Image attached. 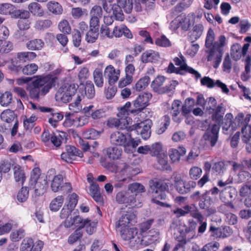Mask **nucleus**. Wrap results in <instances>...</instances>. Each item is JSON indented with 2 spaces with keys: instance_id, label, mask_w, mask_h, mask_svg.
Wrapping results in <instances>:
<instances>
[{
  "instance_id": "nucleus-1",
  "label": "nucleus",
  "mask_w": 251,
  "mask_h": 251,
  "mask_svg": "<svg viewBox=\"0 0 251 251\" xmlns=\"http://www.w3.org/2000/svg\"><path fill=\"white\" fill-rule=\"evenodd\" d=\"M149 192L152 197V201L163 206L169 207V204L161 202L159 200H164L166 197V191L169 189L168 184L161 180H154L150 181Z\"/></svg>"
},
{
  "instance_id": "nucleus-2",
  "label": "nucleus",
  "mask_w": 251,
  "mask_h": 251,
  "mask_svg": "<svg viewBox=\"0 0 251 251\" xmlns=\"http://www.w3.org/2000/svg\"><path fill=\"white\" fill-rule=\"evenodd\" d=\"M130 102H127L124 106L121 107L117 114L118 118H110L106 125L110 128H117L121 129L127 128L130 119L128 117V108L130 107Z\"/></svg>"
},
{
  "instance_id": "nucleus-3",
  "label": "nucleus",
  "mask_w": 251,
  "mask_h": 251,
  "mask_svg": "<svg viewBox=\"0 0 251 251\" xmlns=\"http://www.w3.org/2000/svg\"><path fill=\"white\" fill-rule=\"evenodd\" d=\"M226 39L224 35H221L217 41L214 43L212 47L206 52L208 53L207 60L208 61L214 60L213 67L218 68L222 61L223 55V47L226 45Z\"/></svg>"
},
{
  "instance_id": "nucleus-4",
  "label": "nucleus",
  "mask_w": 251,
  "mask_h": 251,
  "mask_svg": "<svg viewBox=\"0 0 251 251\" xmlns=\"http://www.w3.org/2000/svg\"><path fill=\"white\" fill-rule=\"evenodd\" d=\"M36 56V54L32 51L18 52L17 57L11 59V64L8 66V68L12 73L18 75L22 68L21 63L32 61Z\"/></svg>"
},
{
  "instance_id": "nucleus-5",
  "label": "nucleus",
  "mask_w": 251,
  "mask_h": 251,
  "mask_svg": "<svg viewBox=\"0 0 251 251\" xmlns=\"http://www.w3.org/2000/svg\"><path fill=\"white\" fill-rule=\"evenodd\" d=\"M57 79L56 76L49 75L45 76H39L32 81V86L36 87L40 91L41 96H45L55 86Z\"/></svg>"
},
{
  "instance_id": "nucleus-6",
  "label": "nucleus",
  "mask_w": 251,
  "mask_h": 251,
  "mask_svg": "<svg viewBox=\"0 0 251 251\" xmlns=\"http://www.w3.org/2000/svg\"><path fill=\"white\" fill-rule=\"evenodd\" d=\"M77 87L74 84L61 87L57 91L55 98L56 101L67 103L75 94Z\"/></svg>"
},
{
  "instance_id": "nucleus-7",
  "label": "nucleus",
  "mask_w": 251,
  "mask_h": 251,
  "mask_svg": "<svg viewBox=\"0 0 251 251\" xmlns=\"http://www.w3.org/2000/svg\"><path fill=\"white\" fill-rule=\"evenodd\" d=\"M116 201L119 203L125 204L132 207L141 206V203L136 200V195L131 194L128 190L118 192L116 196Z\"/></svg>"
},
{
  "instance_id": "nucleus-8",
  "label": "nucleus",
  "mask_w": 251,
  "mask_h": 251,
  "mask_svg": "<svg viewBox=\"0 0 251 251\" xmlns=\"http://www.w3.org/2000/svg\"><path fill=\"white\" fill-rule=\"evenodd\" d=\"M151 98L152 95L149 92H144L140 94L133 102L135 109L128 110L129 113L138 114L141 112L149 105V102Z\"/></svg>"
},
{
  "instance_id": "nucleus-9",
  "label": "nucleus",
  "mask_w": 251,
  "mask_h": 251,
  "mask_svg": "<svg viewBox=\"0 0 251 251\" xmlns=\"http://www.w3.org/2000/svg\"><path fill=\"white\" fill-rule=\"evenodd\" d=\"M50 187L52 191L54 192L61 191L64 193H67L70 192L72 189L70 183L64 182L63 177L61 175H58L54 176L51 181Z\"/></svg>"
},
{
  "instance_id": "nucleus-10",
  "label": "nucleus",
  "mask_w": 251,
  "mask_h": 251,
  "mask_svg": "<svg viewBox=\"0 0 251 251\" xmlns=\"http://www.w3.org/2000/svg\"><path fill=\"white\" fill-rule=\"evenodd\" d=\"M77 156L82 157L83 153L80 150L72 146H67L66 147V152H63L61 155V159L65 162L72 163L75 160Z\"/></svg>"
},
{
  "instance_id": "nucleus-11",
  "label": "nucleus",
  "mask_w": 251,
  "mask_h": 251,
  "mask_svg": "<svg viewBox=\"0 0 251 251\" xmlns=\"http://www.w3.org/2000/svg\"><path fill=\"white\" fill-rule=\"evenodd\" d=\"M183 71L188 72L194 75L197 79L200 78L201 76L200 74L198 72L194 70L192 67L188 66L186 63L184 62V63L181 65L179 68H176L172 63H170L169 65L168 72L169 73H176L177 74L184 75V73H183Z\"/></svg>"
},
{
  "instance_id": "nucleus-12",
  "label": "nucleus",
  "mask_w": 251,
  "mask_h": 251,
  "mask_svg": "<svg viewBox=\"0 0 251 251\" xmlns=\"http://www.w3.org/2000/svg\"><path fill=\"white\" fill-rule=\"evenodd\" d=\"M237 196V190L232 186H227L220 192V199L223 202H232Z\"/></svg>"
},
{
  "instance_id": "nucleus-13",
  "label": "nucleus",
  "mask_w": 251,
  "mask_h": 251,
  "mask_svg": "<svg viewBox=\"0 0 251 251\" xmlns=\"http://www.w3.org/2000/svg\"><path fill=\"white\" fill-rule=\"evenodd\" d=\"M102 7L105 11L107 13L112 12L113 16H114L116 20L122 21L124 19V15L123 14L121 7L119 4H110V8L105 1L102 3Z\"/></svg>"
},
{
  "instance_id": "nucleus-14",
  "label": "nucleus",
  "mask_w": 251,
  "mask_h": 251,
  "mask_svg": "<svg viewBox=\"0 0 251 251\" xmlns=\"http://www.w3.org/2000/svg\"><path fill=\"white\" fill-rule=\"evenodd\" d=\"M201 83L202 85L205 86L208 88H212L216 86L221 88L223 92L226 94L229 92V89L226 85L222 82L220 80H217L215 81L208 76H204L201 79Z\"/></svg>"
},
{
  "instance_id": "nucleus-15",
  "label": "nucleus",
  "mask_w": 251,
  "mask_h": 251,
  "mask_svg": "<svg viewBox=\"0 0 251 251\" xmlns=\"http://www.w3.org/2000/svg\"><path fill=\"white\" fill-rule=\"evenodd\" d=\"M136 215L132 211V210L129 208L125 215H123L120 218L116 224V227L119 229L127 227L129 224L134 221Z\"/></svg>"
},
{
  "instance_id": "nucleus-16",
  "label": "nucleus",
  "mask_w": 251,
  "mask_h": 251,
  "mask_svg": "<svg viewBox=\"0 0 251 251\" xmlns=\"http://www.w3.org/2000/svg\"><path fill=\"white\" fill-rule=\"evenodd\" d=\"M249 44L248 43L244 45L242 48L239 44H233L231 48V55L235 60H239L242 56L245 55L249 49Z\"/></svg>"
},
{
  "instance_id": "nucleus-17",
  "label": "nucleus",
  "mask_w": 251,
  "mask_h": 251,
  "mask_svg": "<svg viewBox=\"0 0 251 251\" xmlns=\"http://www.w3.org/2000/svg\"><path fill=\"white\" fill-rule=\"evenodd\" d=\"M30 189L34 190V196L39 197L43 195L47 188V181L46 179L40 178L39 181L33 184H29Z\"/></svg>"
},
{
  "instance_id": "nucleus-18",
  "label": "nucleus",
  "mask_w": 251,
  "mask_h": 251,
  "mask_svg": "<svg viewBox=\"0 0 251 251\" xmlns=\"http://www.w3.org/2000/svg\"><path fill=\"white\" fill-rule=\"evenodd\" d=\"M127 137L126 134L121 131H115L110 135V142L112 145L125 147Z\"/></svg>"
},
{
  "instance_id": "nucleus-19",
  "label": "nucleus",
  "mask_w": 251,
  "mask_h": 251,
  "mask_svg": "<svg viewBox=\"0 0 251 251\" xmlns=\"http://www.w3.org/2000/svg\"><path fill=\"white\" fill-rule=\"evenodd\" d=\"M120 71H117L114 67L110 65L107 66L104 71V76L108 79V82L110 85L114 84L119 79Z\"/></svg>"
},
{
  "instance_id": "nucleus-20",
  "label": "nucleus",
  "mask_w": 251,
  "mask_h": 251,
  "mask_svg": "<svg viewBox=\"0 0 251 251\" xmlns=\"http://www.w3.org/2000/svg\"><path fill=\"white\" fill-rule=\"evenodd\" d=\"M219 130V126L214 124L212 126L211 129L207 131L203 135L204 139L209 142L212 147L214 146L217 141Z\"/></svg>"
},
{
  "instance_id": "nucleus-21",
  "label": "nucleus",
  "mask_w": 251,
  "mask_h": 251,
  "mask_svg": "<svg viewBox=\"0 0 251 251\" xmlns=\"http://www.w3.org/2000/svg\"><path fill=\"white\" fill-rule=\"evenodd\" d=\"M160 58L159 53L152 50L146 51L141 56V60L143 63H156L159 60Z\"/></svg>"
},
{
  "instance_id": "nucleus-22",
  "label": "nucleus",
  "mask_w": 251,
  "mask_h": 251,
  "mask_svg": "<svg viewBox=\"0 0 251 251\" xmlns=\"http://www.w3.org/2000/svg\"><path fill=\"white\" fill-rule=\"evenodd\" d=\"M150 122L146 121L137 124L135 127L138 132H140L142 137L144 139L149 138L151 135Z\"/></svg>"
},
{
  "instance_id": "nucleus-23",
  "label": "nucleus",
  "mask_w": 251,
  "mask_h": 251,
  "mask_svg": "<svg viewBox=\"0 0 251 251\" xmlns=\"http://www.w3.org/2000/svg\"><path fill=\"white\" fill-rule=\"evenodd\" d=\"M114 37L119 38L124 35L127 38H131L132 34L130 30L125 25H120L119 26H115L113 30Z\"/></svg>"
},
{
  "instance_id": "nucleus-24",
  "label": "nucleus",
  "mask_w": 251,
  "mask_h": 251,
  "mask_svg": "<svg viewBox=\"0 0 251 251\" xmlns=\"http://www.w3.org/2000/svg\"><path fill=\"white\" fill-rule=\"evenodd\" d=\"M242 140L244 143H248L246 147L247 151L251 152V126H245L242 128Z\"/></svg>"
},
{
  "instance_id": "nucleus-25",
  "label": "nucleus",
  "mask_w": 251,
  "mask_h": 251,
  "mask_svg": "<svg viewBox=\"0 0 251 251\" xmlns=\"http://www.w3.org/2000/svg\"><path fill=\"white\" fill-rule=\"evenodd\" d=\"M122 238L125 241H129L135 235H137L138 231L135 228H129L128 227L119 229Z\"/></svg>"
},
{
  "instance_id": "nucleus-26",
  "label": "nucleus",
  "mask_w": 251,
  "mask_h": 251,
  "mask_svg": "<svg viewBox=\"0 0 251 251\" xmlns=\"http://www.w3.org/2000/svg\"><path fill=\"white\" fill-rule=\"evenodd\" d=\"M13 170L15 181L23 185L25 179L24 171L22 169V167L17 164L14 166Z\"/></svg>"
},
{
  "instance_id": "nucleus-27",
  "label": "nucleus",
  "mask_w": 251,
  "mask_h": 251,
  "mask_svg": "<svg viewBox=\"0 0 251 251\" xmlns=\"http://www.w3.org/2000/svg\"><path fill=\"white\" fill-rule=\"evenodd\" d=\"M233 116L231 113H227L226 115L225 119L222 123V128L225 134H228L229 132L234 131L232 130V119Z\"/></svg>"
},
{
  "instance_id": "nucleus-28",
  "label": "nucleus",
  "mask_w": 251,
  "mask_h": 251,
  "mask_svg": "<svg viewBox=\"0 0 251 251\" xmlns=\"http://www.w3.org/2000/svg\"><path fill=\"white\" fill-rule=\"evenodd\" d=\"M121 173L126 175V177L131 179L133 176H136L140 173L138 167L125 164L124 168L121 170Z\"/></svg>"
},
{
  "instance_id": "nucleus-29",
  "label": "nucleus",
  "mask_w": 251,
  "mask_h": 251,
  "mask_svg": "<svg viewBox=\"0 0 251 251\" xmlns=\"http://www.w3.org/2000/svg\"><path fill=\"white\" fill-rule=\"evenodd\" d=\"M89 194L97 202H102L103 199L100 195V188L98 184L95 183L90 185Z\"/></svg>"
},
{
  "instance_id": "nucleus-30",
  "label": "nucleus",
  "mask_w": 251,
  "mask_h": 251,
  "mask_svg": "<svg viewBox=\"0 0 251 251\" xmlns=\"http://www.w3.org/2000/svg\"><path fill=\"white\" fill-rule=\"evenodd\" d=\"M48 10L53 15H60L63 12V8L61 4L55 1H50L47 3Z\"/></svg>"
},
{
  "instance_id": "nucleus-31",
  "label": "nucleus",
  "mask_w": 251,
  "mask_h": 251,
  "mask_svg": "<svg viewBox=\"0 0 251 251\" xmlns=\"http://www.w3.org/2000/svg\"><path fill=\"white\" fill-rule=\"evenodd\" d=\"M29 11L34 16L42 17L44 14V11L40 4L33 2L30 3L28 6Z\"/></svg>"
},
{
  "instance_id": "nucleus-32",
  "label": "nucleus",
  "mask_w": 251,
  "mask_h": 251,
  "mask_svg": "<svg viewBox=\"0 0 251 251\" xmlns=\"http://www.w3.org/2000/svg\"><path fill=\"white\" fill-rule=\"evenodd\" d=\"M44 46V43L42 40L35 39L26 43V48L32 50H40Z\"/></svg>"
},
{
  "instance_id": "nucleus-33",
  "label": "nucleus",
  "mask_w": 251,
  "mask_h": 251,
  "mask_svg": "<svg viewBox=\"0 0 251 251\" xmlns=\"http://www.w3.org/2000/svg\"><path fill=\"white\" fill-rule=\"evenodd\" d=\"M151 230L149 232L148 235L142 237L141 236V240L140 241L139 244H138L139 249L149 246L153 243L155 240V239H153L154 235H151Z\"/></svg>"
},
{
  "instance_id": "nucleus-34",
  "label": "nucleus",
  "mask_w": 251,
  "mask_h": 251,
  "mask_svg": "<svg viewBox=\"0 0 251 251\" xmlns=\"http://www.w3.org/2000/svg\"><path fill=\"white\" fill-rule=\"evenodd\" d=\"M203 30V26L201 24L196 25L193 28L192 31L190 32V38L191 42H194L200 37Z\"/></svg>"
},
{
  "instance_id": "nucleus-35",
  "label": "nucleus",
  "mask_w": 251,
  "mask_h": 251,
  "mask_svg": "<svg viewBox=\"0 0 251 251\" xmlns=\"http://www.w3.org/2000/svg\"><path fill=\"white\" fill-rule=\"evenodd\" d=\"M80 230L83 228H86V231L89 235L93 234L96 231V223L91 222L88 219H85L82 225L79 226Z\"/></svg>"
},
{
  "instance_id": "nucleus-36",
  "label": "nucleus",
  "mask_w": 251,
  "mask_h": 251,
  "mask_svg": "<svg viewBox=\"0 0 251 251\" xmlns=\"http://www.w3.org/2000/svg\"><path fill=\"white\" fill-rule=\"evenodd\" d=\"M127 190L132 194L136 195V197L139 193L145 192V187L142 184L138 182H134L128 185Z\"/></svg>"
},
{
  "instance_id": "nucleus-37",
  "label": "nucleus",
  "mask_w": 251,
  "mask_h": 251,
  "mask_svg": "<svg viewBox=\"0 0 251 251\" xmlns=\"http://www.w3.org/2000/svg\"><path fill=\"white\" fill-rule=\"evenodd\" d=\"M122 150L117 147H109L106 149V154L110 159L116 160L120 158Z\"/></svg>"
},
{
  "instance_id": "nucleus-38",
  "label": "nucleus",
  "mask_w": 251,
  "mask_h": 251,
  "mask_svg": "<svg viewBox=\"0 0 251 251\" xmlns=\"http://www.w3.org/2000/svg\"><path fill=\"white\" fill-rule=\"evenodd\" d=\"M15 9L14 5L9 3L0 4V14L2 15H11L13 17Z\"/></svg>"
},
{
  "instance_id": "nucleus-39",
  "label": "nucleus",
  "mask_w": 251,
  "mask_h": 251,
  "mask_svg": "<svg viewBox=\"0 0 251 251\" xmlns=\"http://www.w3.org/2000/svg\"><path fill=\"white\" fill-rule=\"evenodd\" d=\"M225 164L223 161H219L212 165L211 173L214 175H221L226 171Z\"/></svg>"
},
{
  "instance_id": "nucleus-40",
  "label": "nucleus",
  "mask_w": 251,
  "mask_h": 251,
  "mask_svg": "<svg viewBox=\"0 0 251 251\" xmlns=\"http://www.w3.org/2000/svg\"><path fill=\"white\" fill-rule=\"evenodd\" d=\"M211 199L207 195V192H205L201 194V199L199 202V205L201 209H206L211 205Z\"/></svg>"
},
{
  "instance_id": "nucleus-41",
  "label": "nucleus",
  "mask_w": 251,
  "mask_h": 251,
  "mask_svg": "<svg viewBox=\"0 0 251 251\" xmlns=\"http://www.w3.org/2000/svg\"><path fill=\"white\" fill-rule=\"evenodd\" d=\"M99 36V30L89 28L86 32L85 39L89 43H93L96 42Z\"/></svg>"
},
{
  "instance_id": "nucleus-42",
  "label": "nucleus",
  "mask_w": 251,
  "mask_h": 251,
  "mask_svg": "<svg viewBox=\"0 0 251 251\" xmlns=\"http://www.w3.org/2000/svg\"><path fill=\"white\" fill-rule=\"evenodd\" d=\"M0 117L1 120L9 125V123L13 122L16 116L14 111L7 109L3 111Z\"/></svg>"
},
{
  "instance_id": "nucleus-43",
  "label": "nucleus",
  "mask_w": 251,
  "mask_h": 251,
  "mask_svg": "<svg viewBox=\"0 0 251 251\" xmlns=\"http://www.w3.org/2000/svg\"><path fill=\"white\" fill-rule=\"evenodd\" d=\"M64 201V198L59 196L52 200L50 203V207L51 211H58L62 206Z\"/></svg>"
},
{
  "instance_id": "nucleus-44",
  "label": "nucleus",
  "mask_w": 251,
  "mask_h": 251,
  "mask_svg": "<svg viewBox=\"0 0 251 251\" xmlns=\"http://www.w3.org/2000/svg\"><path fill=\"white\" fill-rule=\"evenodd\" d=\"M170 124V118L168 115H165L163 117V122L159 125L156 129V132L158 134L163 133L167 129Z\"/></svg>"
},
{
  "instance_id": "nucleus-45",
  "label": "nucleus",
  "mask_w": 251,
  "mask_h": 251,
  "mask_svg": "<svg viewBox=\"0 0 251 251\" xmlns=\"http://www.w3.org/2000/svg\"><path fill=\"white\" fill-rule=\"evenodd\" d=\"M84 220L82 219L79 216L75 215L74 217L71 215L70 219L66 220L64 222V225L67 227H70L74 225L80 224L82 225Z\"/></svg>"
},
{
  "instance_id": "nucleus-46",
  "label": "nucleus",
  "mask_w": 251,
  "mask_h": 251,
  "mask_svg": "<svg viewBox=\"0 0 251 251\" xmlns=\"http://www.w3.org/2000/svg\"><path fill=\"white\" fill-rule=\"evenodd\" d=\"M38 66L35 63H30L22 67L21 71L24 75H31L35 74L38 70Z\"/></svg>"
},
{
  "instance_id": "nucleus-47",
  "label": "nucleus",
  "mask_w": 251,
  "mask_h": 251,
  "mask_svg": "<svg viewBox=\"0 0 251 251\" xmlns=\"http://www.w3.org/2000/svg\"><path fill=\"white\" fill-rule=\"evenodd\" d=\"M84 91L85 96L88 99H91L94 97L95 90L94 85L91 81H87L86 82Z\"/></svg>"
},
{
  "instance_id": "nucleus-48",
  "label": "nucleus",
  "mask_w": 251,
  "mask_h": 251,
  "mask_svg": "<svg viewBox=\"0 0 251 251\" xmlns=\"http://www.w3.org/2000/svg\"><path fill=\"white\" fill-rule=\"evenodd\" d=\"M13 50V44L9 41L0 40V53H7Z\"/></svg>"
},
{
  "instance_id": "nucleus-49",
  "label": "nucleus",
  "mask_w": 251,
  "mask_h": 251,
  "mask_svg": "<svg viewBox=\"0 0 251 251\" xmlns=\"http://www.w3.org/2000/svg\"><path fill=\"white\" fill-rule=\"evenodd\" d=\"M94 81L98 87H102L103 84V77L102 72L98 69L93 72Z\"/></svg>"
},
{
  "instance_id": "nucleus-50",
  "label": "nucleus",
  "mask_w": 251,
  "mask_h": 251,
  "mask_svg": "<svg viewBox=\"0 0 251 251\" xmlns=\"http://www.w3.org/2000/svg\"><path fill=\"white\" fill-rule=\"evenodd\" d=\"M150 81V77L145 76L140 78L135 84V89L138 91H141L146 88Z\"/></svg>"
},
{
  "instance_id": "nucleus-51",
  "label": "nucleus",
  "mask_w": 251,
  "mask_h": 251,
  "mask_svg": "<svg viewBox=\"0 0 251 251\" xmlns=\"http://www.w3.org/2000/svg\"><path fill=\"white\" fill-rule=\"evenodd\" d=\"M243 126V127L245 126H249L246 125L244 122V115L243 113H239L236 117L234 121L232 123V130H236L238 127Z\"/></svg>"
},
{
  "instance_id": "nucleus-52",
  "label": "nucleus",
  "mask_w": 251,
  "mask_h": 251,
  "mask_svg": "<svg viewBox=\"0 0 251 251\" xmlns=\"http://www.w3.org/2000/svg\"><path fill=\"white\" fill-rule=\"evenodd\" d=\"M12 100V95L10 92L6 91L0 96V104L3 106L9 105Z\"/></svg>"
},
{
  "instance_id": "nucleus-53",
  "label": "nucleus",
  "mask_w": 251,
  "mask_h": 251,
  "mask_svg": "<svg viewBox=\"0 0 251 251\" xmlns=\"http://www.w3.org/2000/svg\"><path fill=\"white\" fill-rule=\"evenodd\" d=\"M81 99L80 96L77 95L75 100L69 105V109L75 113H78L81 109L82 106L80 103Z\"/></svg>"
},
{
  "instance_id": "nucleus-54",
  "label": "nucleus",
  "mask_w": 251,
  "mask_h": 251,
  "mask_svg": "<svg viewBox=\"0 0 251 251\" xmlns=\"http://www.w3.org/2000/svg\"><path fill=\"white\" fill-rule=\"evenodd\" d=\"M52 24L50 20H40L36 21L35 23V27L39 30H44L49 28Z\"/></svg>"
},
{
  "instance_id": "nucleus-55",
  "label": "nucleus",
  "mask_w": 251,
  "mask_h": 251,
  "mask_svg": "<svg viewBox=\"0 0 251 251\" xmlns=\"http://www.w3.org/2000/svg\"><path fill=\"white\" fill-rule=\"evenodd\" d=\"M40 178L46 179L45 176H41V172L39 168H34L31 172L29 184H33L39 181Z\"/></svg>"
},
{
  "instance_id": "nucleus-56",
  "label": "nucleus",
  "mask_w": 251,
  "mask_h": 251,
  "mask_svg": "<svg viewBox=\"0 0 251 251\" xmlns=\"http://www.w3.org/2000/svg\"><path fill=\"white\" fill-rule=\"evenodd\" d=\"M33 241L32 238L25 239L21 245V251H32Z\"/></svg>"
},
{
  "instance_id": "nucleus-57",
  "label": "nucleus",
  "mask_w": 251,
  "mask_h": 251,
  "mask_svg": "<svg viewBox=\"0 0 251 251\" xmlns=\"http://www.w3.org/2000/svg\"><path fill=\"white\" fill-rule=\"evenodd\" d=\"M251 178V174L248 171L242 170L240 171L236 179L238 183L246 182Z\"/></svg>"
},
{
  "instance_id": "nucleus-58",
  "label": "nucleus",
  "mask_w": 251,
  "mask_h": 251,
  "mask_svg": "<svg viewBox=\"0 0 251 251\" xmlns=\"http://www.w3.org/2000/svg\"><path fill=\"white\" fill-rule=\"evenodd\" d=\"M165 80V77L158 76L152 82L151 87L154 91L158 92L160 87L163 85Z\"/></svg>"
},
{
  "instance_id": "nucleus-59",
  "label": "nucleus",
  "mask_w": 251,
  "mask_h": 251,
  "mask_svg": "<svg viewBox=\"0 0 251 251\" xmlns=\"http://www.w3.org/2000/svg\"><path fill=\"white\" fill-rule=\"evenodd\" d=\"M162 150V145L160 142H156L150 146V154L152 156H158Z\"/></svg>"
},
{
  "instance_id": "nucleus-60",
  "label": "nucleus",
  "mask_w": 251,
  "mask_h": 251,
  "mask_svg": "<svg viewBox=\"0 0 251 251\" xmlns=\"http://www.w3.org/2000/svg\"><path fill=\"white\" fill-rule=\"evenodd\" d=\"M28 189L27 187H23L17 194V200L20 202L25 201L28 197Z\"/></svg>"
},
{
  "instance_id": "nucleus-61",
  "label": "nucleus",
  "mask_w": 251,
  "mask_h": 251,
  "mask_svg": "<svg viewBox=\"0 0 251 251\" xmlns=\"http://www.w3.org/2000/svg\"><path fill=\"white\" fill-rule=\"evenodd\" d=\"M58 26L60 31L64 34H69L71 32V27L69 22L66 20L61 21Z\"/></svg>"
},
{
  "instance_id": "nucleus-62",
  "label": "nucleus",
  "mask_w": 251,
  "mask_h": 251,
  "mask_svg": "<svg viewBox=\"0 0 251 251\" xmlns=\"http://www.w3.org/2000/svg\"><path fill=\"white\" fill-rule=\"evenodd\" d=\"M16 164V163L12 160L3 161L0 164V168L1 170L2 173H8L11 168L12 169L14 168V166Z\"/></svg>"
},
{
  "instance_id": "nucleus-63",
  "label": "nucleus",
  "mask_w": 251,
  "mask_h": 251,
  "mask_svg": "<svg viewBox=\"0 0 251 251\" xmlns=\"http://www.w3.org/2000/svg\"><path fill=\"white\" fill-rule=\"evenodd\" d=\"M100 133V132L96 130V129L94 128H91L84 132L83 133V136L86 139L94 140L99 137Z\"/></svg>"
},
{
  "instance_id": "nucleus-64",
  "label": "nucleus",
  "mask_w": 251,
  "mask_h": 251,
  "mask_svg": "<svg viewBox=\"0 0 251 251\" xmlns=\"http://www.w3.org/2000/svg\"><path fill=\"white\" fill-rule=\"evenodd\" d=\"M239 194L242 197H247L251 194V180L241 187Z\"/></svg>"
}]
</instances>
